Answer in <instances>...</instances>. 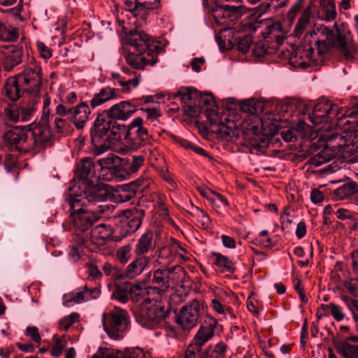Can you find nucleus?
Wrapping results in <instances>:
<instances>
[{"label": "nucleus", "mask_w": 358, "mask_h": 358, "mask_svg": "<svg viewBox=\"0 0 358 358\" xmlns=\"http://www.w3.org/2000/svg\"><path fill=\"white\" fill-rule=\"evenodd\" d=\"M93 158H83L76 166V178L71 181L69 187L76 186V194L88 202H102L108 196V186L106 184L94 185L96 178V172L99 171V177L104 180H124L127 177L138 171L143 164V158H101L95 164Z\"/></svg>", "instance_id": "nucleus-1"}, {"label": "nucleus", "mask_w": 358, "mask_h": 358, "mask_svg": "<svg viewBox=\"0 0 358 358\" xmlns=\"http://www.w3.org/2000/svg\"><path fill=\"white\" fill-rule=\"evenodd\" d=\"M338 106L325 99H321L308 115L313 127L303 122L299 123L298 129L305 131L303 136L312 140L318 138L316 143H312L310 145L312 157H334L335 148L344 143L343 138L339 136L336 129H333L329 122V119L338 115Z\"/></svg>", "instance_id": "nucleus-2"}, {"label": "nucleus", "mask_w": 358, "mask_h": 358, "mask_svg": "<svg viewBox=\"0 0 358 358\" xmlns=\"http://www.w3.org/2000/svg\"><path fill=\"white\" fill-rule=\"evenodd\" d=\"M152 38L144 32L136 33L131 40L130 52L124 55L128 64L138 69H143L147 65H154L157 56L154 50L158 48Z\"/></svg>", "instance_id": "nucleus-3"}, {"label": "nucleus", "mask_w": 358, "mask_h": 358, "mask_svg": "<svg viewBox=\"0 0 358 358\" xmlns=\"http://www.w3.org/2000/svg\"><path fill=\"white\" fill-rule=\"evenodd\" d=\"M69 191L70 193L65 201L69 207L72 222L75 227L84 231L101 218V213L106 210V206H99L97 212L86 210L83 208L85 205L83 198L76 194V186L69 187Z\"/></svg>", "instance_id": "nucleus-4"}, {"label": "nucleus", "mask_w": 358, "mask_h": 358, "mask_svg": "<svg viewBox=\"0 0 358 358\" xmlns=\"http://www.w3.org/2000/svg\"><path fill=\"white\" fill-rule=\"evenodd\" d=\"M313 32L315 36H318L315 41L319 54H323L332 46H335L339 49L345 59L350 60L354 57L356 48L350 35L338 34L335 36L333 31L324 26L317 28Z\"/></svg>", "instance_id": "nucleus-5"}, {"label": "nucleus", "mask_w": 358, "mask_h": 358, "mask_svg": "<svg viewBox=\"0 0 358 358\" xmlns=\"http://www.w3.org/2000/svg\"><path fill=\"white\" fill-rule=\"evenodd\" d=\"M244 132L254 136L255 143L252 145V153L263 154V150L267 147L269 138L278 131L277 125L268 120H262L257 115H249L242 123Z\"/></svg>", "instance_id": "nucleus-6"}, {"label": "nucleus", "mask_w": 358, "mask_h": 358, "mask_svg": "<svg viewBox=\"0 0 358 358\" xmlns=\"http://www.w3.org/2000/svg\"><path fill=\"white\" fill-rule=\"evenodd\" d=\"M337 126L345 136L342 137L344 143L336 146L334 157H350L358 152V112L352 113L347 117L342 115L338 120Z\"/></svg>", "instance_id": "nucleus-7"}, {"label": "nucleus", "mask_w": 358, "mask_h": 358, "mask_svg": "<svg viewBox=\"0 0 358 358\" xmlns=\"http://www.w3.org/2000/svg\"><path fill=\"white\" fill-rule=\"evenodd\" d=\"M169 312L164 308L161 298L148 296L141 304L139 312L136 315L138 323L144 328L154 329L161 325Z\"/></svg>", "instance_id": "nucleus-8"}, {"label": "nucleus", "mask_w": 358, "mask_h": 358, "mask_svg": "<svg viewBox=\"0 0 358 358\" xmlns=\"http://www.w3.org/2000/svg\"><path fill=\"white\" fill-rule=\"evenodd\" d=\"M102 323L108 336L119 340L129 327V316L125 310L115 306L109 313L103 315Z\"/></svg>", "instance_id": "nucleus-9"}, {"label": "nucleus", "mask_w": 358, "mask_h": 358, "mask_svg": "<svg viewBox=\"0 0 358 358\" xmlns=\"http://www.w3.org/2000/svg\"><path fill=\"white\" fill-rule=\"evenodd\" d=\"M22 85L23 90L34 95L38 94L41 89L43 73L41 64L34 57L29 58L22 72L15 76Z\"/></svg>", "instance_id": "nucleus-10"}, {"label": "nucleus", "mask_w": 358, "mask_h": 358, "mask_svg": "<svg viewBox=\"0 0 358 358\" xmlns=\"http://www.w3.org/2000/svg\"><path fill=\"white\" fill-rule=\"evenodd\" d=\"M204 304L201 301L192 300L184 306L177 317V323L184 329L188 330L195 327L200 317Z\"/></svg>", "instance_id": "nucleus-11"}, {"label": "nucleus", "mask_w": 358, "mask_h": 358, "mask_svg": "<svg viewBox=\"0 0 358 358\" xmlns=\"http://www.w3.org/2000/svg\"><path fill=\"white\" fill-rule=\"evenodd\" d=\"M143 119L141 117H136L132 120L128 127L127 131V144L126 145L129 148L130 151L136 150L142 143L148 141L150 135L148 129L143 125Z\"/></svg>", "instance_id": "nucleus-12"}, {"label": "nucleus", "mask_w": 358, "mask_h": 358, "mask_svg": "<svg viewBox=\"0 0 358 358\" xmlns=\"http://www.w3.org/2000/svg\"><path fill=\"white\" fill-rule=\"evenodd\" d=\"M4 142L18 150L20 154H27L32 149V140L28 139L25 132L18 128L11 129L3 135Z\"/></svg>", "instance_id": "nucleus-13"}, {"label": "nucleus", "mask_w": 358, "mask_h": 358, "mask_svg": "<svg viewBox=\"0 0 358 358\" xmlns=\"http://www.w3.org/2000/svg\"><path fill=\"white\" fill-rule=\"evenodd\" d=\"M289 63L294 68L306 69L316 64L314 51L311 47L298 48L289 57Z\"/></svg>", "instance_id": "nucleus-14"}, {"label": "nucleus", "mask_w": 358, "mask_h": 358, "mask_svg": "<svg viewBox=\"0 0 358 358\" xmlns=\"http://www.w3.org/2000/svg\"><path fill=\"white\" fill-rule=\"evenodd\" d=\"M169 268H158L153 273L152 283L157 287L148 286L145 288L147 296H156L161 298V295L169 288Z\"/></svg>", "instance_id": "nucleus-15"}, {"label": "nucleus", "mask_w": 358, "mask_h": 358, "mask_svg": "<svg viewBox=\"0 0 358 358\" xmlns=\"http://www.w3.org/2000/svg\"><path fill=\"white\" fill-rule=\"evenodd\" d=\"M212 15L216 24L227 25L240 17L241 10L236 6L218 5L213 8Z\"/></svg>", "instance_id": "nucleus-16"}, {"label": "nucleus", "mask_w": 358, "mask_h": 358, "mask_svg": "<svg viewBox=\"0 0 358 358\" xmlns=\"http://www.w3.org/2000/svg\"><path fill=\"white\" fill-rule=\"evenodd\" d=\"M100 292L97 288L89 289L87 285L76 289L63 296V302L66 306L81 303L99 296Z\"/></svg>", "instance_id": "nucleus-17"}, {"label": "nucleus", "mask_w": 358, "mask_h": 358, "mask_svg": "<svg viewBox=\"0 0 358 358\" xmlns=\"http://www.w3.org/2000/svg\"><path fill=\"white\" fill-rule=\"evenodd\" d=\"M217 320L209 317L200 326L191 343L203 348L215 335V329L217 326Z\"/></svg>", "instance_id": "nucleus-18"}, {"label": "nucleus", "mask_w": 358, "mask_h": 358, "mask_svg": "<svg viewBox=\"0 0 358 358\" xmlns=\"http://www.w3.org/2000/svg\"><path fill=\"white\" fill-rule=\"evenodd\" d=\"M3 52V66L10 71L22 62L23 48L22 45H6Z\"/></svg>", "instance_id": "nucleus-19"}, {"label": "nucleus", "mask_w": 358, "mask_h": 358, "mask_svg": "<svg viewBox=\"0 0 358 358\" xmlns=\"http://www.w3.org/2000/svg\"><path fill=\"white\" fill-rule=\"evenodd\" d=\"M137 107L131 101H124L111 106L107 114L112 120H127L136 111Z\"/></svg>", "instance_id": "nucleus-20"}, {"label": "nucleus", "mask_w": 358, "mask_h": 358, "mask_svg": "<svg viewBox=\"0 0 358 358\" xmlns=\"http://www.w3.org/2000/svg\"><path fill=\"white\" fill-rule=\"evenodd\" d=\"M90 114L89 106L86 103L82 102L70 108L69 119L77 129H81L89 120Z\"/></svg>", "instance_id": "nucleus-21"}, {"label": "nucleus", "mask_w": 358, "mask_h": 358, "mask_svg": "<svg viewBox=\"0 0 358 358\" xmlns=\"http://www.w3.org/2000/svg\"><path fill=\"white\" fill-rule=\"evenodd\" d=\"M113 124V120L103 115H99L96 118L93 128L91 130V138L92 143L100 140V138L109 136L110 128Z\"/></svg>", "instance_id": "nucleus-22"}, {"label": "nucleus", "mask_w": 358, "mask_h": 358, "mask_svg": "<svg viewBox=\"0 0 358 358\" xmlns=\"http://www.w3.org/2000/svg\"><path fill=\"white\" fill-rule=\"evenodd\" d=\"M208 117L211 125H217L219 133L227 138H232L236 135V124L233 121L226 120L227 122L219 121L217 113L207 112Z\"/></svg>", "instance_id": "nucleus-23"}, {"label": "nucleus", "mask_w": 358, "mask_h": 358, "mask_svg": "<svg viewBox=\"0 0 358 358\" xmlns=\"http://www.w3.org/2000/svg\"><path fill=\"white\" fill-rule=\"evenodd\" d=\"M141 181L136 180L129 184L121 185L115 191V201L118 203L127 202L134 198L141 186Z\"/></svg>", "instance_id": "nucleus-24"}, {"label": "nucleus", "mask_w": 358, "mask_h": 358, "mask_svg": "<svg viewBox=\"0 0 358 358\" xmlns=\"http://www.w3.org/2000/svg\"><path fill=\"white\" fill-rule=\"evenodd\" d=\"M154 234L152 231L143 233L138 240L134 249L136 256H145V255L155 248Z\"/></svg>", "instance_id": "nucleus-25"}, {"label": "nucleus", "mask_w": 358, "mask_h": 358, "mask_svg": "<svg viewBox=\"0 0 358 358\" xmlns=\"http://www.w3.org/2000/svg\"><path fill=\"white\" fill-rule=\"evenodd\" d=\"M117 96V91L116 89L105 87L101 88L99 92L94 94L90 100V106L92 108L99 107L105 103L115 99Z\"/></svg>", "instance_id": "nucleus-26"}, {"label": "nucleus", "mask_w": 358, "mask_h": 358, "mask_svg": "<svg viewBox=\"0 0 358 358\" xmlns=\"http://www.w3.org/2000/svg\"><path fill=\"white\" fill-rule=\"evenodd\" d=\"M138 257L131 262L124 271L125 277L134 278L139 275L148 265L150 259L148 256H137Z\"/></svg>", "instance_id": "nucleus-27"}, {"label": "nucleus", "mask_w": 358, "mask_h": 358, "mask_svg": "<svg viewBox=\"0 0 358 358\" xmlns=\"http://www.w3.org/2000/svg\"><path fill=\"white\" fill-rule=\"evenodd\" d=\"M32 146L36 144H45L48 143L52 137L50 127L47 124H38L31 128Z\"/></svg>", "instance_id": "nucleus-28"}, {"label": "nucleus", "mask_w": 358, "mask_h": 358, "mask_svg": "<svg viewBox=\"0 0 358 358\" xmlns=\"http://www.w3.org/2000/svg\"><path fill=\"white\" fill-rule=\"evenodd\" d=\"M99 141L93 143L94 146L92 151L95 155H102L109 150H112L121 155L129 154V148L125 145H121V147H118L116 145V143L113 142L110 143L108 138L100 144H99Z\"/></svg>", "instance_id": "nucleus-29"}, {"label": "nucleus", "mask_w": 358, "mask_h": 358, "mask_svg": "<svg viewBox=\"0 0 358 358\" xmlns=\"http://www.w3.org/2000/svg\"><path fill=\"white\" fill-rule=\"evenodd\" d=\"M5 94L12 101L17 100L27 90L22 89V85L18 78L15 76L9 78L4 87Z\"/></svg>", "instance_id": "nucleus-30"}, {"label": "nucleus", "mask_w": 358, "mask_h": 358, "mask_svg": "<svg viewBox=\"0 0 358 358\" xmlns=\"http://www.w3.org/2000/svg\"><path fill=\"white\" fill-rule=\"evenodd\" d=\"M127 131L128 127L124 124L117 123L115 120H113V124H111L109 132L110 134L108 136V138H111L113 142L116 143L117 146L121 147V145H124L120 141V139L122 137H124L126 143H127Z\"/></svg>", "instance_id": "nucleus-31"}, {"label": "nucleus", "mask_w": 358, "mask_h": 358, "mask_svg": "<svg viewBox=\"0 0 358 358\" xmlns=\"http://www.w3.org/2000/svg\"><path fill=\"white\" fill-rule=\"evenodd\" d=\"M37 103L36 97L31 101L20 103L19 104V120L22 122L31 120L37 108Z\"/></svg>", "instance_id": "nucleus-32"}, {"label": "nucleus", "mask_w": 358, "mask_h": 358, "mask_svg": "<svg viewBox=\"0 0 358 358\" xmlns=\"http://www.w3.org/2000/svg\"><path fill=\"white\" fill-rule=\"evenodd\" d=\"M358 191V185L356 182L350 181L343 184L341 186L336 189L333 194L338 200H343L350 196H355Z\"/></svg>", "instance_id": "nucleus-33"}, {"label": "nucleus", "mask_w": 358, "mask_h": 358, "mask_svg": "<svg viewBox=\"0 0 358 358\" xmlns=\"http://www.w3.org/2000/svg\"><path fill=\"white\" fill-rule=\"evenodd\" d=\"M110 229L105 224H100L94 227L91 231V240L96 245H102L110 236Z\"/></svg>", "instance_id": "nucleus-34"}, {"label": "nucleus", "mask_w": 358, "mask_h": 358, "mask_svg": "<svg viewBox=\"0 0 358 358\" xmlns=\"http://www.w3.org/2000/svg\"><path fill=\"white\" fill-rule=\"evenodd\" d=\"M144 217L143 210H135L131 213V217L124 223V227L127 234H131L137 231L142 224V219Z\"/></svg>", "instance_id": "nucleus-35"}, {"label": "nucleus", "mask_w": 358, "mask_h": 358, "mask_svg": "<svg viewBox=\"0 0 358 358\" xmlns=\"http://www.w3.org/2000/svg\"><path fill=\"white\" fill-rule=\"evenodd\" d=\"M170 273L169 276V287H183V282L186 277V271L179 266L169 268Z\"/></svg>", "instance_id": "nucleus-36"}, {"label": "nucleus", "mask_w": 358, "mask_h": 358, "mask_svg": "<svg viewBox=\"0 0 358 358\" xmlns=\"http://www.w3.org/2000/svg\"><path fill=\"white\" fill-rule=\"evenodd\" d=\"M158 257L164 260V264H170L176 262V252L175 247V239L159 250Z\"/></svg>", "instance_id": "nucleus-37"}, {"label": "nucleus", "mask_w": 358, "mask_h": 358, "mask_svg": "<svg viewBox=\"0 0 358 358\" xmlns=\"http://www.w3.org/2000/svg\"><path fill=\"white\" fill-rule=\"evenodd\" d=\"M337 350L344 358H358V344L343 341L337 345Z\"/></svg>", "instance_id": "nucleus-38"}, {"label": "nucleus", "mask_w": 358, "mask_h": 358, "mask_svg": "<svg viewBox=\"0 0 358 358\" xmlns=\"http://www.w3.org/2000/svg\"><path fill=\"white\" fill-rule=\"evenodd\" d=\"M213 255L215 257V264L222 272L233 273L234 271V263L228 257L220 252H213Z\"/></svg>", "instance_id": "nucleus-39"}, {"label": "nucleus", "mask_w": 358, "mask_h": 358, "mask_svg": "<svg viewBox=\"0 0 358 358\" xmlns=\"http://www.w3.org/2000/svg\"><path fill=\"white\" fill-rule=\"evenodd\" d=\"M19 36V29L9 24L0 23V40L10 42Z\"/></svg>", "instance_id": "nucleus-40"}, {"label": "nucleus", "mask_w": 358, "mask_h": 358, "mask_svg": "<svg viewBox=\"0 0 358 358\" xmlns=\"http://www.w3.org/2000/svg\"><path fill=\"white\" fill-rule=\"evenodd\" d=\"M228 347L224 342H219L214 347L206 350V358H227Z\"/></svg>", "instance_id": "nucleus-41"}, {"label": "nucleus", "mask_w": 358, "mask_h": 358, "mask_svg": "<svg viewBox=\"0 0 358 358\" xmlns=\"http://www.w3.org/2000/svg\"><path fill=\"white\" fill-rule=\"evenodd\" d=\"M310 8H307L303 10L295 27L294 32L296 36H300L303 33L305 29L310 24Z\"/></svg>", "instance_id": "nucleus-42"}, {"label": "nucleus", "mask_w": 358, "mask_h": 358, "mask_svg": "<svg viewBox=\"0 0 358 358\" xmlns=\"http://www.w3.org/2000/svg\"><path fill=\"white\" fill-rule=\"evenodd\" d=\"M178 95L181 100L188 105H196V99L198 98V92L192 88H181L178 92Z\"/></svg>", "instance_id": "nucleus-43"}, {"label": "nucleus", "mask_w": 358, "mask_h": 358, "mask_svg": "<svg viewBox=\"0 0 358 358\" xmlns=\"http://www.w3.org/2000/svg\"><path fill=\"white\" fill-rule=\"evenodd\" d=\"M119 358H150V355L142 348H134L122 352L120 351Z\"/></svg>", "instance_id": "nucleus-44"}, {"label": "nucleus", "mask_w": 358, "mask_h": 358, "mask_svg": "<svg viewBox=\"0 0 358 358\" xmlns=\"http://www.w3.org/2000/svg\"><path fill=\"white\" fill-rule=\"evenodd\" d=\"M206 350L190 342L185 351L183 358H206Z\"/></svg>", "instance_id": "nucleus-45"}, {"label": "nucleus", "mask_w": 358, "mask_h": 358, "mask_svg": "<svg viewBox=\"0 0 358 358\" xmlns=\"http://www.w3.org/2000/svg\"><path fill=\"white\" fill-rule=\"evenodd\" d=\"M173 138L178 144L187 150H192L194 154L203 157H209L202 148L192 143L189 141L176 136H174Z\"/></svg>", "instance_id": "nucleus-46"}, {"label": "nucleus", "mask_w": 358, "mask_h": 358, "mask_svg": "<svg viewBox=\"0 0 358 358\" xmlns=\"http://www.w3.org/2000/svg\"><path fill=\"white\" fill-rule=\"evenodd\" d=\"M112 78L113 80H135L141 82V75L129 68L123 67L121 73H113Z\"/></svg>", "instance_id": "nucleus-47"}, {"label": "nucleus", "mask_w": 358, "mask_h": 358, "mask_svg": "<svg viewBox=\"0 0 358 358\" xmlns=\"http://www.w3.org/2000/svg\"><path fill=\"white\" fill-rule=\"evenodd\" d=\"M131 244H126L119 248L116 251L117 259L122 264H126L131 257Z\"/></svg>", "instance_id": "nucleus-48"}, {"label": "nucleus", "mask_w": 358, "mask_h": 358, "mask_svg": "<svg viewBox=\"0 0 358 358\" xmlns=\"http://www.w3.org/2000/svg\"><path fill=\"white\" fill-rule=\"evenodd\" d=\"M80 315L77 313H72L69 315L64 316L59 322V328L61 330L66 331L75 322L79 320Z\"/></svg>", "instance_id": "nucleus-49"}, {"label": "nucleus", "mask_w": 358, "mask_h": 358, "mask_svg": "<svg viewBox=\"0 0 358 358\" xmlns=\"http://www.w3.org/2000/svg\"><path fill=\"white\" fill-rule=\"evenodd\" d=\"M299 124L296 126V128L295 130L293 129H287L286 131H281L280 134L282 138V139L285 142H292L296 138V132H298L300 134L302 138H308L311 141H313L310 138L305 137L303 134H304L305 131L302 130L301 129H298Z\"/></svg>", "instance_id": "nucleus-50"}, {"label": "nucleus", "mask_w": 358, "mask_h": 358, "mask_svg": "<svg viewBox=\"0 0 358 358\" xmlns=\"http://www.w3.org/2000/svg\"><path fill=\"white\" fill-rule=\"evenodd\" d=\"M4 113L6 117L12 122H18L20 112L19 104L11 103L9 104L4 110Z\"/></svg>", "instance_id": "nucleus-51"}, {"label": "nucleus", "mask_w": 358, "mask_h": 358, "mask_svg": "<svg viewBox=\"0 0 358 358\" xmlns=\"http://www.w3.org/2000/svg\"><path fill=\"white\" fill-rule=\"evenodd\" d=\"M54 341H55V343L52 348L50 354L52 356H53L55 357H58L62 355L64 348L66 347V345L67 344V342L63 338H55L54 337Z\"/></svg>", "instance_id": "nucleus-52"}, {"label": "nucleus", "mask_w": 358, "mask_h": 358, "mask_svg": "<svg viewBox=\"0 0 358 358\" xmlns=\"http://www.w3.org/2000/svg\"><path fill=\"white\" fill-rule=\"evenodd\" d=\"M326 308L330 310L332 317L338 322H340L344 319V313L342 308L338 305L330 303L329 305L324 306Z\"/></svg>", "instance_id": "nucleus-53"}, {"label": "nucleus", "mask_w": 358, "mask_h": 358, "mask_svg": "<svg viewBox=\"0 0 358 358\" xmlns=\"http://www.w3.org/2000/svg\"><path fill=\"white\" fill-rule=\"evenodd\" d=\"M119 352L113 350L100 348L92 358H119Z\"/></svg>", "instance_id": "nucleus-54"}, {"label": "nucleus", "mask_w": 358, "mask_h": 358, "mask_svg": "<svg viewBox=\"0 0 358 358\" xmlns=\"http://www.w3.org/2000/svg\"><path fill=\"white\" fill-rule=\"evenodd\" d=\"M124 92H130L131 90L137 87L140 83L139 80H114Z\"/></svg>", "instance_id": "nucleus-55"}, {"label": "nucleus", "mask_w": 358, "mask_h": 358, "mask_svg": "<svg viewBox=\"0 0 358 358\" xmlns=\"http://www.w3.org/2000/svg\"><path fill=\"white\" fill-rule=\"evenodd\" d=\"M175 247L176 252V261L186 262L189 259V256L187 251L175 239Z\"/></svg>", "instance_id": "nucleus-56"}, {"label": "nucleus", "mask_w": 358, "mask_h": 358, "mask_svg": "<svg viewBox=\"0 0 358 358\" xmlns=\"http://www.w3.org/2000/svg\"><path fill=\"white\" fill-rule=\"evenodd\" d=\"M197 221L201 224V227L204 229H208L210 227L211 220L208 215L203 210H199L196 215Z\"/></svg>", "instance_id": "nucleus-57"}, {"label": "nucleus", "mask_w": 358, "mask_h": 358, "mask_svg": "<svg viewBox=\"0 0 358 358\" xmlns=\"http://www.w3.org/2000/svg\"><path fill=\"white\" fill-rule=\"evenodd\" d=\"M25 336L29 337L31 340L36 343H40L41 341V337L39 334L38 329L34 326H29L27 327L25 332Z\"/></svg>", "instance_id": "nucleus-58"}, {"label": "nucleus", "mask_w": 358, "mask_h": 358, "mask_svg": "<svg viewBox=\"0 0 358 358\" xmlns=\"http://www.w3.org/2000/svg\"><path fill=\"white\" fill-rule=\"evenodd\" d=\"M55 124L58 132L67 134L70 131L71 127L66 120L59 117L56 118L55 120Z\"/></svg>", "instance_id": "nucleus-59"}, {"label": "nucleus", "mask_w": 358, "mask_h": 358, "mask_svg": "<svg viewBox=\"0 0 358 358\" xmlns=\"http://www.w3.org/2000/svg\"><path fill=\"white\" fill-rule=\"evenodd\" d=\"M81 252H82V245H81L78 244V245H73L70 246V250L69 252V259L73 262H78L81 257V255H80Z\"/></svg>", "instance_id": "nucleus-60"}, {"label": "nucleus", "mask_w": 358, "mask_h": 358, "mask_svg": "<svg viewBox=\"0 0 358 358\" xmlns=\"http://www.w3.org/2000/svg\"><path fill=\"white\" fill-rule=\"evenodd\" d=\"M344 285L352 296H358V278H351Z\"/></svg>", "instance_id": "nucleus-61"}, {"label": "nucleus", "mask_w": 358, "mask_h": 358, "mask_svg": "<svg viewBox=\"0 0 358 358\" xmlns=\"http://www.w3.org/2000/svg\"><path fill=\"white\" fill-rule=\"evenodd\" d=\"M36 47L40 56L43 59H48L52 57V51L43 42L37 41Z\"/></svg>", "instance_id": "nucleus-62"}, {"label": "nucleus", "mask_w": 358, "mask_h": 358, "mask_svg": "<svg viewBox=\"0 0 358 358\" xmlns=\"http://www.w3.org/2000/svg\"><path fill=\"white\" fill-rule=\"evenodd\" d=\"M252 43V39L250 36H244L238 41V49L242 52H246L249 50Z\"/></svg>", "instance_id": "nucleus-63"}, {"label": "nucleus", "mask_w": 358, "mask_h": 358, "mask_svg": "<svg viewBox=\"0 0 358 358\" xmlns=\"http://www.w3.org/2000/svg\"><path fill=\"white\" fill-rule=\"evenodd\" d=\"M140 9L145 8L152 10L157 8L160 5L159 0H140Z\"/></svg>", "instance_id": "nucleus-64"}]
</instances>
